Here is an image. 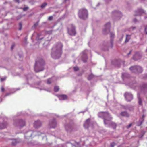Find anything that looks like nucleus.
Segmentation results:
<instances>
[{
  "label": "nucleus",
  "instance_id": "052dcab7",
  "mask_svg": "<svg viewBox=\"0 0 147 147\" xmlns=\"http://www.w3.org/2000/svg\"><path fill=\"white\" fill-rule=\"evenodd\" d=\"M71 144V145H73V144Z\"/></svg>",
  "mask_w": 147,
  "mask_h": 147
},
{
  "label": "nucleus",
  "instance_id": "ea45409f",
  "mask_svg": "<svg viewBox=\"0 0 147 147\" xmlns=\"http://www.w3.org/2000/svg\"><path fill=\"white\" fill-rule=\"evenodd\" d=\"M137 86V84L136 83H134L132 85V87H136Z\"/></svg>",
  "mask_w": 147,
  "mask_h": 147
},
{
  "label": "nucleus",
  "instance_id": "f8f14e48",
  "mask_svg": "<svg viewBox=\"0 0 147 147\" xmlns=\"http://www.w3.org/2000/svg\"><path fill=\"white\" fill-rule=\"evenodd\" d=\"M142 53L139 52H136L135 53V54L133 56V58L135 60H137L140 59L142 57Z\"/></svg>",
  "mask_w": 147,
  "mask_h": 147
},
{
  "label": "nucleus",
  "instance_id": "b1692460",
  "mask_svg": "<svg viewBox=\"0 0 147 147\" xmlns=\"http://www.w3.org/2000/svg\"><path fill=\"white\" fill-rule=\"evenodd\" d=\"M18 141H17L16 139H13L11 140V144L13 145L14 146L16 145L18 143Z\"/></svg>",
  "mask_w": 147,
  "mask_h": 147
},
{
  "label": "nucleus",
  "instance_id": "2eb2a0df",
  "mask_svg": "<svg viewBox=\"0 0 147 147\" xmlns=\"http://www.w3.org/2000/svg\"><path fill=\"white\" fill-rule=\"evenodd\" d=\"M42 125V123L40 121L38 120L35 121L34 123V127L35 128H38Z\"/></svg>",
  "mask_w": 147,
  "mask_h": 147
},
{
  "label": "nucleus",
  "instance_id": "ddd939ff",
  "mask_svg": "<svg viewBox=\"0 0 147 147\" xmlns=\"http://www.w3.org/2000/svg\"><path fill=\"white\" fill-rule=\"evenodd\" d=\"M57 125V123L55 119H54L51 120L49 123V125L50 127L55 128Z\"/></svg>",
  "mask_w": 147,
  "mask_h": 147
},
{
  "label": "nucleus",
  "instance_id": "6e6d98bb",
  "mask_svg": "<svg viewBox=\"0 0 147 147\" xmlns=\"http://www.w3.org/2000/svg\"><path fill=\"white\" fill-rule=\"evenodd\" d=\"M129 109L130 110H133V107H132L131 108V109Z\"/></svg>",
  "mask_w": 147,
  "mask_h": 147
},
{
  "label": "nucleus",
  "instance_id": "7ed1b4c3",
  "mask_svg": "<svg viewBox=\"0 0 147 147\" xmlns=\"http://www.w3.org/2000/svg\"><path fill=\"white\" fill-rule=\"evenodd\" d=\"M45 63L44 60L42 59L36 61L34 66V70L35 72H38L43 71L44 69V66Z\"/></svg>",
  "mask_w": 147,
  "mask_h": 147
},
{
  "label": "nucleus",
  "instance_id": "8fccbe9b",
  "mask_svg": "<svg viewBox=\"0 0 147 147\" xmlns=\"http://www.w3.org/2000/svg\"><path fill=\"white\" fill-rule=\"evenodd\" d=\"M145 117V116L144 115H143L142 116V118H141L140 119H144V117Z\"/></svg>",
  "mask_w": 147,
  "mask_h": 147
},
{
  "label": "nucleus",
  "instance_id": "4be33fe9",
  "mask_svg": "<svg viewBox=\"0 0 147 147\" xmlns=\"http://www.w3.org/2000/svg\"><path fill=\"white\" fill-rule=\"evenodd\" d=\"M55 78L53 77L47 80V83L48 84H51L52 82H53L55 80Z\"/></svg>",
  "mask_w": 147,
  "mask_h": 147
},
{
  "label": "nucleus",
  "instance_id": "680f3d73",
  "mask_svg": "<svg viewBox=\"0 0 147 147\" xmlns=\"http://www.w3.org/2000/svg\"><path fill=\"white\" fill-rule=\"evenodd\" d=\"M71 144V145H73V144Z\"/></svg>",
  "mask_w": 147,
  "mask_h": 147
},
{
  "label": "nucleus",
  "instance_id": "2f4dec72",
  "mask_svg": "<svg viewBox=\"0 0 147 147\" xmlns=\"http://www.w3.org/2000/svg\"><path fill=\"white\" fill-rule=\"evenodd\" d=\"M19 29L20 30H21L22 27V24L21 22L19 23Z\"/></svg>",
  "mask_w": 147,
  "mask_h": 147
},
{
  "label": "nucleus",
  "instance_id": "7c9ffc66",
  "mask_svg": "<svg viewBox=\"0 0 147 147\" xmlns=\"http://www.w3.org/2000/svg\"><path fill=\"white\" fill-rule=\"evenodd\" d=\"M47 5V4L46 2L42 4L41 6V7L42 8H44Z\"/></svg>",
  "mask_w": 147,
  "mask_h": 147
},
{
  "label": "nucleus",
  "instance_id": "79ce46f5",
  "mask_svg": "<svg viewBox=\"0 0 147 147\" xmlns=\"http://www.w3.org/2000/svg\"><path fill=\"white\" fill-rule=\"evenodd\" d=\"M132 125V124L131 123H130L129 124V125L128 126H127V127H126V128H127V129H128Z\"/></svg>",
  "mask_w": 147,
  "mask_h": 147
},
{
  "label": "nucleus",
  "instance_id": "49530a36",
  "mask_svg": "<svg viewBox=\"0 0 147 147\" xmlns=\"http://www.w3.org/2000/svg\"><path fill=\"white\" fill-rule=\"evenodd\" d=\"M5 89L3 87H2L1 88V91L2 92H3L4 90Z\"/></svg>",
  "mask_w": 147,
  "mask_h": 147
},
{
  "label": "nucleus",
  "instance_id": "09e8293b",
  "mask_svg": "<svg viewBox=\"0 0 147 147\" xmlns=\"http://www.w3.org/2000/svg\"><path fill=\"white\" fill-rule=\"evenodd\" d=\"M132 50H131L127 54V55H129L130 54H131V52H132Z\"/></svg>",
  "mask_w": 147,
  "mask_h": 147
},
{
  "label": "nucleus",
  "instance_id": "412c9836",
  "mask_svg": "<svg viewBox=\"0 0 147 147\" xmlns=\"http://www.w3.org/2000/svg\"><path fill=\"white\" fill-rule=\"evenodd\" d=\"M120 115L122 116L129 117V114L126 111H123L120 113Z\"/></svg>",
  "mask_w": 147,
  "mask_h": 147
},
{
  "label": "nucleus",
  "instance_id": "0eeeda50",
  "mask_svg": "<svg viewBox=\"0 0 147 147\" xmlns=\"http://www.w3.org/2000/svg\"><path fill=\"white\" fill-rule=\"evenodd\" d=\"M26 123L24 120L22 119H18L15 121L13 122L14 125L21 128L25 125Z\"/></svg>",
  "mask_w": 147,
  "mask_h": 147
},
{
  "label": "nucleus",
  "instance_id": "6ab92c4d",
  "mask_svg": "<svg viewBox=\"0 0 147 147\" xmlns=\"http://www.w3.org/2000/svg\"><path fill=\"white\" fill-rule=\"evenodd\" d=\"M90 119H88L86 120L85 123L83 125L85 128H87L90 126Z\"/></svg>",
  "mask_w": 147,
  "mask_h": 147
},
{
  "label": "nucleus",
  "instance_id": "a878e982",
  "mask_svg": "<svg viewBox=\"0 0 147 147\" xmlns=\"http://www.w3.org/2000/svg\"><path fill=\"white\" fill-rule=\"evenodd\" d=\"M94 76L93 74H91L90 75L88 78V79L89 80H92L94 77Z\"/></svg>",
  "mask_w": 147,
  "mask_h": 147
},
{
  "label": "nucleus",
  "instance_id": "1a4fd4ad",
  "mask_svg": "<svg viewBox=\"0 0 147 147\" xmlns=\"http://www.w3.org/2000/svg\"><path fill=\"white\" fill-rule=\"evenodd\" d=\"M68 31L69 34L72 36H74L76 34L75 27L73 25L71 24L70 27L68 28Z\"/></svg>",
  "mask_w": 147,
  "mask_h": 147
},
{
  "label": "nucleus",
  "instance_id": "603ef678",
  "mask_svg": "<svg viewBox=\"0 0 147 147\" xmlns=\"http://www.w3.org/2000/svg\"><path fill=\"white\" fill-rule=\"evenodd\" d=\"M15 1L16 2H18V3H19V0H15Z\"/></svg>",
  "mask_w": 147,
  "mask_h": 147
},
{
  "label": "nucleus",
  "instance_id": "f704fd0d",
  "mask_svg": "<svg viewBox=\"0 0 147 147\" xmlns=\"http://www.w3.org/2000/svg\"><path fill=\"white\" fill-rule=\"evenodd\" d=\"M40 35H41V34H37L38 38V40H41L43 38V37H42L41 38H39V37L40 36Z\"/></svg>",
  "mask_w": 147,
  "mask_h": 147
},
{
  "label": "nucleus",
  "instance_id": "5fc2aeb1",
  "mask_svg": "<svg viewBox=\"0 0 147 147\" xmlns=\"http://www.w3.org/2000/svg\"><path fill=\"white\" fill-rule=\"evenodd\" d=\"M117 13L120 14L121 16V14L120 12H117Z\"/></svg>",
  "mask_w": 147,
  "mask_h": 147
},
{
  "label": "nucleus",
  "instance_id": "a18cd8bd",
  "mask_svg": "<svg viewBox=\"0 0 147 147\" xmlns=\"http://www.w3.org/2000/svg\"><path fill=\"white\" fill-rule=\"evenodd\" d=\"M133 21L135 22H137V20L136 19H134L133 20Z\"/></svg>",
  "mask_w": 147,
  "mask_h": 147
},
{
  "label": "nucleus",
  "instance_id": "13d9d810",
  "mask_svg": "<svg viewBox=\"0 0 147 147\" xmlns=\"http://www.w3.org/2000/svg\"><path fill=\"white\" fill-rule=\"evenodd\" d=\"M40 83H41V82H39V83L38 84H40Z\"/></svg>",
  "mask_w": 147,
  "mask_h": 147
},
{
  "label": "nucleus",
  "instance_id": "20e7f679",
  "mask_svg": "<svg viewBox=\"0 0 147 147\" xmlns=\"http://www.w3.org/2000/svg\"><path fill=\"white\" fill-rule=\"evenodd\" d=\"M44 133L38 131H28L26 132L24 134L25 138L26 139H29L31 137H34L36 136H39Z\"/></svg>",
  "mask_w": 147,
  "mask_h": 147
},
{
  "label": "nucleus",
  "instance_id": "423d86ee",
  "mask_svg": "<svg viewBox=\"0 0 147 147\" xmlns=\"http://www.w3.org/2000/svg\"><path fill=\"white\" fill-rule=\"evenodd\" d=\"M88 15V11L85 9H82L79 11L78 16L81 19H85L87 18Z\"/></svg>",
  "mask_w": 147,
  "mask_h": 147
},
{
  "label": "nucleus",
  "instance_id": "bb28decb",
  "mask_svg": "<svg viewBox=\"0 0 147 147\" xmlns=\"http://www.w3.org/2000/svg\"><path fill=\"white\" fill-rule=\"evenodd\" d=\"M138 103L140 105H142L141 99L140 97H138Z\"/></svg>",
  "mask_w": 147,
  "mask_h": 147
},
{
  "label": "nucleus",
  "instance_id": "37998d69",
  "mask_svg": "<svg viewBox=\"0 0 147 147\" xmlns=\"http://www.w3.org/2000/svg\"><path fill=\"white\" fill-rule=\"evenodd\" d=\"M53 18V17L52 16H50L48 18V20H51Z\"/></svg>",
  "mask_w": 147,
  "mask_h": 147
},
{
  "label": "nucleus",
  "instance_id": "69168bd1",
  "mask_svg": "<svg viewBox=\"0 0 147 147\" xmlns=\"http://www.w3.org/2000/svg\"><path fill=\"white\" fill-rule=\"evenodd\" d=\"M8 95V94H6V95Z\"/></svg>",
  "mask_w": 147,
  "mask_h": 147
},
{
  "label": "nucleus",
  "instance_id": "a19ab883",
  "mask_svg": "<svg viewBox=\"0 0 147 147\" xmlns=\"http://www.w3.org/2000/svg\"><path fill=\"white\" fill-rule=\"evenodd\" d=\"M6 77H4L3 78H1V81H3V80H5L6 79Z\"/></svg>",
  "mask_w": 147,
  "mask_h": 147
},
{
  "label": "nucleus",
  "instance_id": "f03ea898",
  "mask_svg": "<svg viewBox=\"0 0 147 147\" xmlns=\"http://www.w3.org/2000/svg\"><path fill=\"white\" fill-rule=\"evenodd\" d=\"M63 45L61 42H58L54 45L52 49L51 56L55 59L60 58L62 54Z\"/></svg>",
  "mask_w": 147,
  "mask_h": 147
},
{
  "label": "nucleus",
  "instance_id": "4468645a",
  "mask_svg": "<svg viewBox=\"0 0 147 147\" xmlns=\"http://www.w3.org/2000/svg\"><path fill=\"white\" fill-rule=\"evenodd\" d=\"M81 58L83 62L85 63L87 62L88 58L85 51H83L82 53Z\"/></svg>",
  "mask_w": 147,
  "mask_h": 147
},
{
  "label": "nucleus",
  "instance_id": "9b49d317",
  "mask_svg": "<svg viewBox=\"0 0 147 147\" xmlns=\"http://www.w3.org/2000/svg\"><path fill=\"white\" fill-rule=\"evenodd\" d=\"M125 97L127 101L130 102L133 99L132 94L130 92H126L124 94Z\"/></svg>",
  "mask_w": 147,
  "mask_h": 147
},
{
  "label": "nucleus",
  "instance_id": "c756f323",
  "mask_svg": "<svg viewBox=\"0 0 147 147\" xmlns=\"http://www.w3.org/2000/svg\"><path fill=\"white\" fill-rule=\"evenodd\" d=\"M38 22H36V23H35V24H34V25L32 27V28L33 29H35L36 28V27L38 25Z\"/></svg>",
  "mask_w": 147,
  "mask_h": 147
},
{
  "label": "nucleus",
  "instance_id": "3c124183",
  "mask_svg": "<svg viewBox=\"0 0 147 147\" xmlns=\"http://www.w3.org/2000/svg\"><path fill=\"white\" fill-rule=\"evenodd\" d=\"M14 47V46L13 45H12L11 47V49H13V47Z\"/></svg>",
  "mask_w": 147,
  "mask_h": 147
},
{
  "label": "nucleus",
  "instance_id": "de8ad7c7",
  "mask_svg": "<svg viewBox=\"0 0 147 147\" xmlns=\"http://www.w3.org/2000/svg\"><path fill=\"white\" fill-rule=\"evenodd\" d=\"M114 144H111V147H114Z\"/></svg>",
  "mask_w": 147,
  "mask_h": 147
},
{
  "label": "nucleus",
  "instance_id": "864d4df0",
  "mask_svg": "<svg viewBox=\"0 0 147 147\" xmlns=\"http://www.w3.org/2000/svg\"><path fill=\"white\" fill-rule=\"evenodd\" d=\"M132 30H133L135 28V27H132Z\"/></svg>",
  "mask_w": 147,
  "mask_h": 147
},
{
  "label": "nucleus",
  "instance_id": "4d7b16f0",
  "mask_svg": "<svg viewBox=\"0 0 147 147\" xmlns=\"http://www.w3.org/2000/svg\"><path fill=\"white\" fill-rule=\"evenodd\" d=\"M145 19H146L147 18V16H145L144 17Z\"/></svg>",
  "mask_w": 147,
  "mask_h": 147
},
{
  "label": "nucleus",
  "instance_id": "c85d7f7f",
  "mask_svg": "<svg viewBox=\"0 0 147 147\" xmlns=\"http://www.w3.org/2000/svg\"><path fill=\"white\" fill-rule=\"evenodd\" d=\"M59 88L58 86H56L54 87V90L55 92H57L59 90Z\"/></svg>",
  "mask_w": 147,
  "mask_h": 147
},
{
  "label": "nucleus",
  "instance_id": "4c0bfd02",
  "mask_svg": "<svg viewBox=\"0 0 147 147\" xmlns=\"http://www.w3.org/2000/svg\"><path fill=\"white\" fill-rule=\"evenodd\" d=\"M79 69L77 67H74V70L75 71H78L79 70Z\"/></svg>",
  "mask_w": 147,
  "mask_h": 147
},
{
  "label": "nucleus",
  "instance_id": "e2e57ef3",
  "mask_svg": "<svg viewBox=\"0 0 147 147\" xmlns=\"http://www.w3.org/2000/svg\"><path fill=\"white\" fill-rule=\"evenodd\" d=\"M71 144V145H73V144Z\"/></svg>",
  "mask_w": 147,
  "mask_h": 147
},
{
  "label": "nucleus",
  "instance_id": "a211bd4d",
  "mask_svg": "<svg viewBox=\"0 0 147 147\" xmlns=\"http://www.w3.org/2000/svg\"><path fill=\"white\" fill-rule=\"evenodd\" d=\"M8 124L6 121L3 122L0 124V129H3L7 127Z\"/></svg>",
  "mask_w": 147,
  "mask_h": 147
},
{
  "label": "nucleus",
  "instance_id": "5701e85b",
  "mask_svg": "<svg viewBox=\"0 0 147 147\" xmlns=\"http://www.w3.org/2000/svg\"><path fill=\"white\" fill-rule=\"evenodd\" d=\"M144 121V119H140L139 121L137 122V125L138 126H140L142 124Z\"/></svg>",
  "mask_w": 147,
  "mask_h": 147
},
{
  "label": "nucleus",
  "instance_id": "cd10ccee",
  "mask_svg": "<svg viewBox=\"0 0 147 147\" xmlns=\"http://www.w3.org/2000/svg\"><path fill=\"white\" fill-rule=\"evenodd\" d=\"M123 76L125 78H128L129 76V75L127 73H125L123 74Z\"/></svg>",
  "mask_w": 147,
  "mask_h": 147
},
{
  "label": "nucleus",
  "instance_id": "dca6fc26",
  "mask_svg": "<svg viewBox=\"0 0 147 147\" xmlns=\"http://www.w3.org/2000/svg\"><path fill=\"white\" fill-rule=\"evenodd\" d=\"M136 12L137 13V14L135 15V16H141L142 13H145V11L142 8H139L137 11H136Z\"/></svg>",
  "mask_w": 147,
  "mask_h": 147
},
{
  "label": "nucleus",
  "instance_id": "f3484780",
  "mask_svg": "<svg viewBox=\"0 0 147 147\" xmlns=\"http://www.w3.org/2000/svg\"><path fill=\"white\" fill-rule=\"evenodd\" d=\"M65 129L67 132H70L72 130V127L71 125L67 124L65 126Z\"/></svg>",
  "mask_w": 147,
  "mask_h": 147
},
{
  "label": "nucleus",
  "instance_id": "72a5a7b5",
  "mask_svg": "<svg viewBox=\"0 0 147 147\" xmlns=\"http://www.w3.org/2000/svg\"><path fill=\"white\" fill-rule=\"evenodd\" d=\"M143 86L145 89L147 90V83H145L143 84Z\"/></svg>",
  "mask_w": 147,
  "mask_h": 147
},
{
  "label": "nucleus",
  "instance_id": "c03bdc74",
  "mask_svg": "<svg viewBox=\"0 0 147 147\" xmlns=\"http://www.w3.org/2000/svg\"><path fill=\"white\" fill-rule=\"evenodd\" d=\"M30 2L31 3V4L32 5L34 4L35 2L33 1H30Z\"/></svg>",
  "mask_w": 147,
  "mask_h": 147
},
{
  "label": "nucleus",
  "instance_id": "393cba45",
  "mask_svg": "<svg viewBox=\"0 0 147 147\" xmlns=\"http://www.w3.org/2000/svg\"><path fill=\"white\" fill-rule=\"evenodd\" d=\"M130 38V36L127 34L126 35V39L125 41V42L126 43L128 42Z\"/></svg>",
  "mask_w": 147,
  "mask_h": 147
},
{
  "label": "nucleus",
  "instance_id": "58836bf2",
  "mask_svg": "<svg viewBox=\"0 0 147 147\" xmlns=\"http://www.w3.org/2000/svg\"><path fill=\"white\" fill-rule=\"evenodd\" d=\"M147 29V25L145 26V29H144V32H145L146 34H147V31H146Z\"/></svg>",
  "mask_w": 147,
  "mask_h": 147
},
{
  "label": "nucleus",
  "instance_id": "f257e3e1",
  "mask_svg": "<svg viewBox=\"0 0 147 147\" xmlns=\"http://www.w3.org/2000/svg\"><path fill=\"white\" fill-rule=\"evenodd\" d=\"M98 115L99 117L102 118L105 125H107V127H111L115 129L117 125L115 123L111 121L112 118L108 112H100L98 113Z\"/></svg>",
  "mask_w": 147,
  "mask_h": 147
},
{
  "label": "nucleus",
  "instance_id": "6e6552de",
  "mask_svg": "<svg viewBox=\"0 0 147 147\" xmlns=\"http://www.w3.org/2000/svg\"><path fill=\"white\" fill-rule=\"evenodd\" d=\"M113 46V40H111L110 42H105L103 43L101 47L102 49L104 51H107L109 47H112Z\"/></svg>",
  "mask_w": 147,
  "mask_h": 147
},
{
  "label": "nucleus",
  "instance_id": "39448f33",
  "mask_svg": "<svg viewBox=\"0 0 147 147\" xmlns=\"http://www.w3.org/2000/svg\"><path fill=\"white\" fill-rule=\"evenodd\" d=\"M129 69L132 72L137 74L141 73L143 71L142 67L139 66H132Z\"/></svg>",
  "mask_w": 147,
  "mask_h": 147
},
{
  "label": "nucleus",
  "instance_id": "0e129e2a",
  "mask_svg": "<svg viewBox=\"0 0 147 147\" xmlns=\"http://www.w3.org/2000/svg\"><path fill=\"white\" fill-rule=\"evenodd\" d=\"M65 1H66L67 0H65Z\"/></svg>",
  "mask_w": 147,
  "mask_h": 147
},
{
  "label": "nucleus",
  "instance_id": "c9c22d12",
  "mask_svg": "<svg viewBox=\"0 0 147 147\" xmlns=\"http://www.w3.org/2000/svg\"><path fill=\"white\" fill-rule=\"evenodd\" d=\"M110 37L111 38H113L114 36V33L111 32L110 33Z\"/></svg>",
  "mask_w": 147,
  "mask_h": 147
},
{
  "label": "nucleus",
  "instance_id": "9d476101",
  "mask_svg": "<svg viewBox=\"0 0 147 147\" xmlns=\"http://www.w3.org/2000/svg\"><path fill=\"white\" fill-rule=\"evenodd\" d=\"M111 26V24L109 22L105 25V28L103 31V33L104 34H106L110 32Z\"/></svg>",
  "mask_w": 147,
  "mask_h": 147
},
{
  "label": "nucleus",
  "instance_id": "473e14b6",
  "mask_svg": "<svg viewBox=\"0 0 147 147\" xmlns=\"http://www.w3.org/2000/svg\"><path fill=\"white\" fill-rule=\"evenodd\" d=\"M29 9V7H26L23 8V10L24 11H26Z\"/></svg>",
  "mask_w": 147,
  "mask_h": 147
},
{
  "label": "nucleus",
  "instance_id": "e433bc0d",
  "mask_svg": "<svg viewBox=\"0 0 147 147\" xmlns=\"http://www.w3.org/2000/svg\"><path fill=\"white\" fill-rule=\"evenodd\" d=\"M52 30H50L49 31H46V33L48 34H52Z\"/></svg>",
  "mask_w": 147,
  "mask_h": 147
},
{
  "label": "nucleus",
  "instance_id": "bf43d9fd",
  "mask_svg": "<svg viewBox=\"0 0 147 147\" xmlns=\"http://www.w3.org/2000/svg\"><path fill=\"white\" fill-rule=\"evenodd\" d=\"M130 85H131V84H130Z\"/></svg>",
  "mask_w": 147,
  "mask_h": 147
},
{
  "label": "nucleus",
  "instance_id": "aec40b11",
  "mask_svg": "<svg viewBox=\"0 0 147 147\" xmlns=\"http://www.w3.org/2000/svg\"><path fill=\"white\" fill-rule=\"evenodd\" d=\"M59 98L60 100H64L67 98V96L65 95H61L59 96Z\"/></svg>",
  "mask_w": 147,
  "mask_h": 147
}]
</instances>
